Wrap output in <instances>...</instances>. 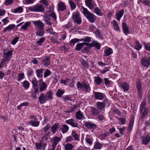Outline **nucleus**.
I'll return each instance as SVG.
<instances>
[{
    "instance_id": "48",
    "label": "nucleus",
    "mask_w": 150,
    "mask_h": 150,
    "mask_svg": "<svg viewBox=\"0 0 150 150\" xmlns=\"http://www.w3.org/2000/svg\"><path fill=\"white\" fill-rule=\"evenodd\" d=\"M71 135L74 138V139L76 141H79V136L74 130L71 133Z\"/></svg>"
},
{
    "instance_id": "11",
    "label": "nucleus",
    "mask_w": 150,
    "mask_h": 150,
    "mask_svg": "<svg viewBox=\"0 0 150 150\" xmlns=\"http://www.w3.org/2000/svg\"><path fill=\"white\" fill-rule=\"evenodd\" d=\"M41 62L42 64L45 67H47L50 64V57L45 56L41 58Z\"/></svg>"
},
{
    "instance_id": "30",
    "label": "nucleus",
    "mask_w": 150,
    "mask_h": 150,
    "mask_svg": "<svg viewBox=\"0 0 150 150\" xmlns=\"http://www.w3.org/2000/svg\"><path fill=\"white\" fill-rule=\"evenodd\" d=\"M69 127L67 125L63 124L60 128V130L63 134L67 133L69 130Z\"/></svg>"
},
{
    "instance_id": "21",
    "label": "nucleus",
    "mask_w": 150,
    "mask_h": 150,
    "mask_svg": "<svg viewBox=\"0 0 150 150\" xmlns=\"http://www.w3.org/2000/svg\"><path fill=\"white\" fill-rule=\"evenodd\" d=\"M142 143L144 144L147 145L150 142V135H146L142 137Z\"/></svg>"
},
{
    "instance_id": "47",
    "label": "nucleus",
    "mask_w": 150,
    "mask_h": 150,
    "mask_svg": "<svg viewBox=\"0 0 150 150\" xmlns=\"http://www.w3.org/2000/svg\"><path fill=\"white\" fill-rule=\"evenodd\" d=\"M68 2L70 7L71 10L72 11L76 8V5L71 0H69Z\"/></svg>"
},
{
    "instance_id": "18",
    "label": "nucleus",
    "mask_w": 150,
    "mask_h": 150,
    "mask_svg": "<svg viewBox=\"0 0 150 150\" xmlns=\"http://www.w3.org/2000/svg\"><path fill=\"white\" fill-rule=\"evenodd\" d=\"M123 32L125 35L129 34V32L128 26L126 23L123 22L122 24Z\"/></svg>"
},
{
    "instance_id": "23",
    "label": "nucleus",
    "mask_w": 150,
    "mask_h": 150,
    "mask_svg": "<svg viewBox=\"0 0 150 150\" xmlns=\"http://www.w3.org/2000/svg\"><path fill=\"white\" fill-rule=\"evenodd\" d=\"M13 51L12 50H9L7 52L3 53L4 57L7 60H9L10 59V57L13 54Z\"/></svg>"
},
{
    "instance_id": "19",
    "label": "nucleus",
    "mask_w": 150,
    "mask_h": 150,
    "mask_svg": "<svg viewBox=\"0 0 150 150\" xmlns=\"http://www.w3.org/2000/svg\"><path fill=\"white\" fill-rule=\"evenodd\" d=\"M44 69L42 68L38 69L35 70V74L39 79H41L43 77V73Z\"/></svg>"
},
{
    "instance_id": "8",
    "label": "nucleus",
    "mask_w": 150,
    "mask_h": 150,
    "mask_svg": "<svg viewBox=\"0 0 150 150\" xmlns=\"http://www.w3.org/2000/svg\"><path fill=\"white\" fill-rule=\"evenodd\" d=\"M83 123L84 125L86 127L89 129H95L97 127V125L92 122L89 121H84Z\"/></svg>"
},
{
    "instance_id": "12",
    "label": "nucleus",
    "mask_w": 150,
    "mask_h": 150,
    "mask_svg": "<svg viewBox=\"0 0 150 150\" xmlns=\"http://www.w3.org/2000/svg\"><path fill=\"white\" fill-rule=\"evenodd\" d=\"M111 23L112 25L113 29L115 31L119 33L121 32L118 23L116 20H114L111 21Z\"/></svg>"
},
{
    "instance_id": "42",
    "label": "nucleus",
    "mask_w": 150,
    "mask_h": 150,
    "mask_svg": "<svg viewBox=\"0 0 150 150\" xmlns=\"http://www.w3.org/2000/svg\"><path fill=\"white\" fill-rule=\"evenodd\" d=\"M134 117H132L129 120V123L128 126L129 129L130 131L132 130V129L133 127L134 122Z\"/></svg>"
},
{
    "instance_id": "37",
    "label": "nucleus",
    "mask_w": 150,
    "mask_h": 150,
    "mask_svg": "<svg viewBox=\"0 0 150 150\" xmlns=\"http://www.w3.org/2000/svg\"><path fill=\"white\" fill-rule=\"evenodd\" d=\"M113 53V50L111 48H109L104 51V56L108 57Z\"/></svg>"
},
{
    "instance_id": "32",
    "label": "nucleus",
    "mask_w": 150,
    "mask_h": 150,
    "mask_svg": "<svg viewBox=\"0 0 150 150\" xmlns=\"http://www.w3.org/2000/svg\"><path fill=\"white\" fill-rule=\"evenodd\" d=\"M15 27L14 24H10L7 27L4 28L3 30V32L4 33L6 31H10L12 29Z\"/></svg>"
},
{
    "instance_id": "62",
    "label": "nucleus",
    "mask_w": 150,
    "mask_h": 150,
    "mask_svg": "<svg viewBox=\"0 0 150 150\" xmlns=\"http://www.w3.org/2000/svg\"><path fill=\"white\" fill-rule=\"evenodd\" d=\"M46 30L47 33L51 35H54L56 33L53 31V29L51 27L48 28L46 29Z\"/></svg>"
},
{
    "instance_id": "44",
    "label": "nucleus",
    "mask_w": 150,
    "mask_h": 150,
    "mask_svg": "<svg viewBox=\"0 0 150 150\" xmlns=\"http://www.w3.org/2000/svg\"><path fill=\"white\" fill-rule=\"evenodd\" d=\"M64 93L65 91L64 89H58L56 92V95L58 97L60 98Z\"/></svg>"
},
{
    "instance_id": "58",
    "label": "nucleus",
    "mask_w": 150,
    "mask_h": 150,
    "mask_svg": "<svg viewBox=\"0 0 150 150\" xmlns=\"http://www.w3.org/2000/svg\"><path fill=\"white\" fill-rule=\"evenodd\" d=\"M14 0H5L4 4L6 6L11 5L13 3Z\"/></svg>"
},
{
    "instance_id": "35",
    "label": "nucleus",
    "mask_w": 150,
    "mask_h": 150,
    "mask_svg": "<svg viewBox=\"0 0 150 150\" xmlns=\"http://www.w3.org/2000/svg\"><path fill=\"white\" fill-rule=\"evenodd\" d=\"M120 86L121 88L125 92L128 90L129 86L127 83L125 82L124 83H122L120 85Z\"/></svg>"
},
{
    "instance_id": "9",
    "label": "nucleus",
    "mask_w": 150,
    "mask_h": 150,
    "mask_svg": "<svg viewBox=\"0 0 150 150\" xmlns=\"http://www.w3.org/2000/svg\"><path fill=\"white\" fill-rule=\"evenodd\" d=\"M94 97L97 99L102 100L106 97L105 94L101 92H94Z\"/></svg>"
},
{
    "instance_id": "3",
    "label": "nucleus",
    "mask_w": 150,
    "mask_h": 150,
    "mask_svg": "<svg viewBox=\"0 0 150 150\" xmlns=\"http://www.w3.org/2000/svg\"><path fill=\"white\" fill-rule=\"evenodd\" d=\"M83 9V13L84 16L87 18L88 21L91 23H94L96 20V16L89 11L87 9L82 6Z\"/></svg>"
},
{
    "instance_id": "43",
    "label": "nucleus",
    "mask_w": 150,
    "mask_h": 150,
    "mask_svg": "<svg viewBox=\"0 0 150 150\" xmlns=\"http://www.w3.org/2000/svg\"><path fill=\"white\" fill-rule=\"evenodd\" d=\"M96 105L98 109L101 110L105 107V104L103 102H98L97 103Z\"/></svg>"
},
{
    "instance_id": "34",
    "label": "nucleus",
    "mask_w": 150,
    "mask_h": 150,
    "mask_svg": "<svg viewBox=\"0 0 150 150\" xmlns=\"http://www.w3.org/2000/svg\"><path fill=\"white\" fill-rule=\"evenodd\" d=\"M110 133L109 132H106L100 134L99 136V138L101 140H104L106 139V138L107 136H109Z\"/></svg>"
},
{
    "instance_id": "40",
    "label": "nucleus",
    "mask_w": 150,
    "mask_h": 150,
    "mask_svg": "<svg viewBox=\"0 0 150 150\" xmlns=\"http://www.w3.org/2000/svg\"><path fill=\"white\" fill-rule=\"evenodd\" d=\"M23 87L25 90L28 89L30 86V83L27 80H25L22 83Z\"/></svg>"
},
{
    "instance_id": "2",
    "label": "nucleus",
    "mask_w": 150,
    "mask_h": 150,
    "mask_svg": "<svg viewBox=\"0 0 150 150\" xmlns=\"http://www.w3.org/2000/svg\"><path fill=\"white\" fill-rule=\"evenodd\" d=\"M146 101L145 100H143L141 102L139 108L140 112L141 114V119L143 120L148 114L149 109L148 107H146Z\"/></svg>"
},
{
    "instance_id": "52",
    "label": "nucleus",
    "mask_w": 150,
    "mask_h": 150,
    "mask_svg": "<svg viewBox=\"0 0 150 150\" xmlns=\"http://www.w3.org/2000/svg\"><path fill=\"white\" fill-rule=\"evenodd\" d=\"M31 24L30 22H26L23 24L21 28V29L24 30H26L27 28L29 27Z\"/></svg>"
},
{
    "instance_id": "63",
    "label": "nucleus",
    "mask_w": 150,
    "mask_h": 150,
    "mask_svg": "<svg viewBox=\"0 0 150 150\" xmlns=\"http://www.w3.org/2000/svg\"><path fill=\"white\" fill-rule=\"evenodd\" d=\"M79 41V39L75 38L74 39H71L70 41V43L71 45H74L75 43L78 42Z\"/></svg>"
},
{
    "instance_id": "60",
    "label": "nucleus",
    "mask_w": 150,
    "mask_h": 150,
    "mask_svg": "<svg viewBox=\"0 0 150 150\" xmlns=\"http://www.w3.org/2000/svg\"><path fill=\"white\" fill-rule=\"evenodd\" d=\"M46 38L45 37H42L39 40L36 42L37 45H38L40 46L42 45V44L44 42Z\"/></svg>"
},
{
    "instance_id": "25",
    "label": "nucleus",
    "mask_w": 150,
    "mask_h": 150,
    "mask_svg": "<svg viewBox=\"0 0 150 150\" xmlns=\"http://www.w3.org/2000/svg\"><path fill=\"white\" fill-rule=\"evenodd\" d=\"M75 116L76 118L78 120L83 119L85 118L82 112L80 110L76 113Z\"/></svg>"
},
{
    "instance_id": "54",
    "label": "nucleus",
    "mask_w": 150,
    "mask_h": 150,
    "mask_svg": "<svg viewBox=\"0 0 150 150\" xmlns=\"http://www.w3.org/2000/svg\"><path fill=\"white\" fill-rule=\"evenodd\" d=\"M70 80L71 79L68 78H66L65 80L62 79L61 80L60 83L63 84L65 86H67L68 84V83H69Z\"/></svg>"
},
{
    "instance_id": "36",
    "label": "nucleus",
    "mask_w": 150,
    "mask_h": 150,
    "mask_svg": "<svg viewBox=\"0 0 150 150\" xmlns=\"http://www.w3.org/2000/svg\"><path fill=\"white\" fill-rule=\"evenodd\" d=\"M91 44L92 46L95 47L97 50H99L101 47L100 44L96 41H92Z\"/></svg>"
},
{
    "instance_id": "55",
    "label": "nucleus",
    "mask_w": 150,
    "mask_h": 150,
    "mask_svg": "<svg viewBox=\"0 0 150 150\" xmlns=\"http://www.w3.org/2000/svg\"><path fill=\"white\" fill-rule=\"evenodd\" d=\"M92 114L95 116H97L99 113V111L96 108H92L91 109Z\"/></svg>"
},
{
    "instance_id": "15",
    "label": "nucleus",
    "mask_w": 150,
    "mask_h": 150,
    "mask_svg": "<svg viewBox=\"0 0 150 150\" xmlns=\"http://www.w3.org/2000/svg\"><path fill=\"white\" fill-rule=\"evenodd\" d=\"M37 150H44L47 145L46 143H43L42 141L38 142H36L35 144Z\"/></svg>"
},
{
    "instance_id": "5",
    "label": "nucleus",
    "mask_w": 150,
    "mask_h": 150,
    "mask_svg": "<svg viewBox=\"0 0 150 150\" xmlns=\"http://www.w3.org/2000/svg\"><path fill=\"white\" fill-rule=\"evenodd\" d=\"M72 18L74 23L78 25H80L82 22L80 16V13L77 11L74 12L72 16Z\"/></svg>"
},
{
    "instance_id": "41",
    "label": "nucleus",
    "mask_w": 150,
    "mask_h": 150,
    "mask_svg": "<svg viewBox=\"0 0 150 150\" xmlns=\"http://www.w3.org/2000/svg\"><path fill=\"white\" fill-rule=\"evenodd\" d=\"M103 81L102 78L99 76L94 77V82L96 84L99 85Z\"/></svg>"
},
{
    "instance_id": "10",
    "label": "nucleus",
    "mask_w": 150,
    "mask_h": 150,
    "mask_svg": "<svg viewBox=\"0 0 150 150\" xmlns=\"http://www.w3.org/2000/svg\"><path fill=\"white\" fill-rule=\"evenodd\" d=\"M86 6L91 10L93 9L96 6V3L93 0H85Z\"/></svg>"
},
{
    "instance_id": "57",
    "label": "nucleus",
    "mask_w": 150,
    "mask_h": 150,
    "mask_svg": "<svg viewBox=\"0 0 150 150\" xmlns=\"http://www.w3.org/2000/svg\"><path fill=\"white\" fill-rule=\"evenodd\" d=\"M34 74V71L33 69L31 68H29L28 69L27 75L28 77H29L32 76Z\"/></svg>"
},
{
    "instance_id": "59",
    "label": "nucleus",
    "mask_w": 150,
    "mask_h": 150,
    "mask_svg": "<svg viewBox=\"0 0 150 150\" xmlns=\"http://www.w3.org/2000/svg\"><path fill=\"white\" fill-rule=\"evenodd\" d=\"M52 73L51 71L48 69H46L44 73V78L47 77L50 75Z\"/></svg>"
},
{
    "instance_id": "56",
    "label": "nucleus",
    "mask_w": 150,
    "mask_h": 150,
    "mask_svg": "<svg viewBox=\"0 0 150 150\" xmlns=\"http://www.w3.org/2000/svg\"><path fill=\"white\" fill-rule=\"evenodd\" d=\"M74 146L71 144L67 143L64 146L65 149L66 150H72Z\"/></svg>"
},
{
    "instance_id": "50",
    "label": "nucleus",
    "mask_w": 150,
    "mask_h": 150,
    "mask_svg": "<svg viewBox=\"0 0 150 150\" xmlns=\"http://www.w3.org/2000/svg\"><path fill=\"white\" fill-rule=\"evenodd\" d=\"M136 87L138 91H141L142 90V82L141 80H138L136 82Z\"/></svg>"
},
{
    "instance_id": "61",
    "label": "nucleus",
    "mask_w": 150,
    "mask_h": 150,
    "mask_svg": "<svg viewBox=\"0 0 150 150\" xmlns=\"http://www.w3.org/2000/svg\"><path fill=\"white\" fill-rule=\"evenodd\" d=\"M29 105L28 102H24L21 103L20 105L17 106V109L18 110H21V108L23 106H27Z\"/></svg>"
},
{
    "instance_id": "24",
    "label": "nucleus",
    "mask_w": 150,
    "mask_h": 150,
    "mask_svg": "<svg viewBox=\"0 0 150 150\" xmlns=\"http://www.w3.org/2000/svg\"><path fill=\"white\" fill-rule=\"evenodd\" d=\"M58 10L59 11H63L66 9V6L64 4L62 1L59 2L58 4Z\"/></svg>"
},
{
    "instance_id": "17",
    "label": "nucleus",
    "mask_w": 150,
    "mask_h": 150,
    "mask_svg": "<svg viewBox=\"0 0 150 150\" xmlns=\"http://www.w3.org/2000/svg\"><path fill=\"white\" fill-rule=\"evenodd\" d=\"M38 99L39 103L41 104H43L45 103L47 100L46 95L43 93H41L40 95L39 96L38 98Z\"/></svg>"
},
{
    "instance_id": "46",
    "label": "nucleus",
    "mask_w": 150,
    "mask_h": 150,
    "mask_svg": "<svg viewBox=\"0 0 150 150\" xmlns=\"http://www.w3.org/2000/svg\"><path fill=\"white\" fill-rule=\"evenodd\" d=\"M80 62L83 67L87 69H88L89 67L88 63L85 60L83 59H81L80 60Z\"/></svg>"
},
{
    "instance_id": "6",
    "label": "nucleus",
    "mask_w": 150,
    "mask_h": 150,
    "mask_svg": "<svg viewBox=\"0 0 150 150\" xmlns=\"http://www.w3.org/2000/svg\"><path fill=\"white\" fill-rule=\"evenodd\" d=\"M39 92H41L47 89V83L43 81L42 79L39 80Z\"/></svg>"
},
{
    "instance_id": "7",
    "label": "nucleus",
    "mask_w": 150,
    "mask_h": 150,
    "mask_svg": "<svg viewBox=\"0 0 150 150\" xmlns=\"http://www.w3.org/2000/svg\"><path fill=\"white\" fill-rule=\"evenodd\" d=\"M30 81L32 84L33 88L35 90L34 93H39L38 85V81L36 78L34 77Z\"/></svg>"
},
{
    "instance_id": "51",
    "label": "nucleus",
    "mask_w": 150,
    "mask_h": 150,
    "mask_svg": "<svg viewBox=\"0 0 150 150\" xmlns=\"http://www.w3.org/2000/svg\"><path fill=\"white\" fill-rule=\"evenodd\" d=\"M25 76L23 73H19L18 74L17 76V80L18 81H20L24 79Z\"/></svg>"
},
{
    "instance_id": "16",
    "label": "nucleus",
    "mask_w": 150,
    "mask_h": 150,
    "mask_svg": "<svg viewBox=\"0 0 150 150\" xmlns=\"http://www.w3.org/2000/svg\"><path fill=\"white\" fill-rule=\"evenodd\" d=\"M124 12V10L123 9H122L117 11L116 12L115 15V18L118 21H119L123 16Z\"/></svg>"
},
{
    "instance_id": "14",
    "label": "nucleus",
    "mask_w": 150,
    "mask_h": 150,
    "mask_svg": "<svg viewBox=\"0 0 150 150\" xmlns=\"http://www.w3.org/2000/svg\"><path fill=\"white\" fill-rule=\"evenodd\" d=\"M66 122L67 124L70 125L71 126L74 127H78V123L77 122L73 119H71L66 120Z\"/></svg>"
},
{
    "instance_id": "4",
    "label": "nucleus",
    "mask_w": 150,
    "mask_h": 150,
    "mask_svg": "<svg viewBox=\"0 0 150 150\" xmlns=\"http://www.w3.org/2000/svg\"><path fill=\"white\" fill-rule=\"evenodd\" d=\"M28 10L35 12H43L45 9L43 5L41 4H37L35 5L28 7Z\"/></svg>"
},
{
    "instance_id": "1",
    "label": "nucleus",
    "mask_w": 150,
    "mask_h": 150,
    "mask_svg": "<svg viewBox=\"0 0 150 150\" xmlns=\"http://www.w3.org/2000/svg\"><path fill=\"white\" fill-rule=\"evenodd\" d=\"M77 87L79 90H81L86 93L90 92L91 91V88L89 83L84 81L77 82Z\"/></svg>"
},
{
    "instance_id": "22",
    "label": "nucleus",
    "mask_w": 150,
    "mask_h": 150,
    "mask_svg": "<svg viewBox=\"0 0 150 150\" xmlns=\"http://www.w3.org/2000/svg\"><path fill=\"white\" fill-rule=\"evenodd\" d=\"M60 140L61 138L60 137H53V139L51 140L52 145L53 146V147H56L58 143Z\"/></svg>"
},
{
    "instance_id": "31",
    "label": "nucleus",
    "mask_w": 150,
    "mask_h": 150,
    "mask_svg": "<svg viewBox=\"0 0 150 150\" xmlns=\"http://www.w3.org/2000/svg\"><path fill=\"white\" fill-rule=\"evenodd\" d=\"M93 33L97 38L99 39H102V35L100 30L98 29H96L95 30H93Z\"/></svg>"
},
{
    "instance_id": "64",
    "label": "nucleus",
    "mask_w": 150,
    "mask_h": 150,
    "mask_svg": "<svg viewBox=\"0 0 150 150\" xmlns=\"http://www.w3.org/2000/svg\"><path fill=\"white\" fill-rule=\"evenodd\" d=\"M145 49L146 50L150 52V42L146 43H144Z\"/></svg>"
},
{
    "instance_id": "45",
    "label": "nucleus",
    "mask_w": 150,
    "mask_h": 150,
    "mask_svg": "<svg viewBox=\"0 0 150 150\" xmlns=\"http://www.w3.org/2000/svg\"><path fill=\"white\" fill-rule=\"evenodd\" d=\"M142 48V46L138 40H136L135 41V45L134 46L135 49L139 51Z\"/></svg>"
},
{
    "instance_id": "27",
    "label": "nucleus",
    "mask_w": 150,
    "mask_h": 150,
    "mask_svg": "<svg viewBox=\"0 0 150 150\" xmlns=\"http://www.w3.org/2000/svg\"><path fill=\"white\" fill-rule=\"evenodd\" d=\"M103 144L100 143L98 141H96L94 143L93 149L95 150H100L103 147Z\"/></svg>"
},
{
    "instance_id": "33",
    "label": "nucleus",
    "mask_w": 150,
    "mask_h": 150,
    "mask_svg": "<svg viewBox=\"0 0 150 150\" xmlns=\"http://www.w3.org/2000/svg\"><path fill=\"white\" fill-rule=\"evenodd\" d=\"M45 34L44 28L37 29L36 32V35L37 36H42Z\"/></svg>"
},
{
    "instance_id": "49",
    "label": "nucleus",
    "mask_w": 150,
    "mask_h": 150,
    "mask_svg": "<svg viewBox=\"0 0 150 150\" xmlns=\"http://www.w3.org/2000/svg\"><path fill=\"white\" fill-rule=\"evenodd\" d=\"M94 13L98 16H102L103 15V13L100 10L98 7H94Z\"/></svg>"
},
{
    "instance_id": "39",
    "label": "nucleus",
    "mask_w": 150,
    "mask_h": 150,
    "mask_svg": "<svg viewBox=\"0 0 150 150\" xmlns=\"http://www.w3.org/2000/svg\"><path fill=\"white\" fill-rule=\"evenodd\" d=\"M98 121L101 122H103L105 121L106 118L103 114L98 115L97 117Z\"/></svg>"
},
{
    "instance_id": "29",
    "label": "nucleus",
    "mask_w": 150,
    "mask_h": 150,
    "mask_svg": "<svg viewBox=\"0 0 150 150\" xmlns=\"http://www.w3.org/2000/svg\"><path fill=\"white\" fill-rule=\"evenodd\" d=\"M89 44L86 42H83L81 43H79L77 44L76 47V50L77 51L80 50L81 48L83 47L84 45L88 46Z\"/></svg>"
},
{
    "instance_id": "13",
    "label": "nucleus",
    "mask_w": 150,
    "mask_h": 150,
    "mask_svg": "<svg viewBox=\"0 0 150 150\" xmlns=\"http://www.w3.org/2000/svg\"><path fill=\"white\" fill-rule=\"evenodd\" d=\"M33 24L37 28V29L44 28L43 23L40 20L32 21Z\"/></svg>"
},
{
    "instance_id": "26",
    "label": "nucleus",
    "mask_w": 150,
    "mask_h": 150,
    "mask_svg": "<svg viewBox=\"0 0 150 150\" xmlns=\"http://www.w3.org/2000/svg\"><path fill=\"white\" fill-rule=\"evenodd\" d=\"M53 92L51 90H50L46 92L45 95L47 100H52L53 99Z\"/></svg>"
},
{
    "instance_id": "28",
    "label": "nucleus",
    "mask_w": 150,
    "mask_h": 150,
    "mask_svg": "<svg viewBox=\"0 0 150 150\" xmlns=\"http://www.w3.org/2000/svg\"><path fill=\"white\" fill-rule=\"evenodd\" d=\"M11 11V12L13 13H20L23 12V8L21 6H20L12 9Z\"/></svg>"
},
{
    "instance_id": "53",
    "label": "nucleus",
    "mask_w": 150,
    "mask_h": 150,
    "mask_svg": "<svg viewBox=\"0 0 150 150\" xmlns=\"http://www.w3.org/2000/svg\"><path fill=\"white\" fill-rule=\"evenodd\" d=\"M50 132H48L44 134L42 137V139L43 141L47 140L50 138L49 135Z\"/></svg>"
},
{
    "instance_id": "20",
    "label": "nucleus",
    "mask_w": 150,
    "mask_h": 150,
    "mask_svg": "<svg viewBox=\"0 0 150 150\" xmlns=\"http://www.w3.org/2000/svg\"><path fill=\"white\" fill-rule=\"evenodd\" d=\"M59 127V124L58 123H55L51 127V132L53 134H55Z\"/></svg>"
},
{
    "instance_id": "38",
    "label": "nucleus",
    "mask_w": 150,
    "mask_h": 150,
    "mask_svg": "<svg viewBox=\"0 0 150 150\" xmlns=\"http://www.w3.org/2000/svg\"><path fill=\"white\" fill-rule=\"evenodd\" d=\"M29 124L33 127H37L40 124V122L35 120H31L28 122Z\"/></svg>"
}]
</instances>
